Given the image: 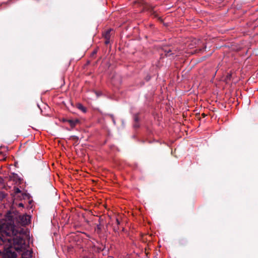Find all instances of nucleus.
Masks as SVG:
<instances>
[{
    "instance_id": "0eeeda50",
    "label": "nucleus",
    "mask_w": 258,
    "mask_h": 258,
    "mask_svg": "<svg viewBox=\"0 0 258 258\" xmlns=\"http://www.w3.org/2000/svg\"><path fill=\"white\" fill-rule=\"evenodd\" d=\"M110 30H108L106 31L105 34V37L106 39H109V33H110Z\"/></svg>"
},
{
    "instance_id": "7ed1b4c3",
    "label": "nucleus",
    "mask_w": 258,
    "mask_h": 258,
    "mask_svg": "<svg viewBox=\"0 0 258 258\" xmlns=\"http://www.w3.org/2000/svg\"><path fill=\"white\" fill-rule=\"evenodd\" d=\"M21 220L23 225H27L30 222V217L28 215H23L21 217Z\"/></svg>"
},
{
    "instance_id": "6e6552de",
    "label": "nucleus",
    "mask_w": 258,
    "mask_h": 258,
    "mask_svg": "<svg viewBox=\"0 0 258 258\" xmlns=\"http://www.w3.org/2000/svg\"><path fill=\"white\" fill-rule=\"evenodd\" d=\"M116 222L117 225H119L120 224V222L117 219H116Z\"/></svg>"
},
{
    "instance_id": "39448f33",
    "label": "nucleus",
    "mask_w": 258,
    "mask_h": 258,
    "mask_svg": "<svg viewBox=\"0 0 258 258\" xmlns=\"http://www.w3.org/2000/svg\"><path fill=\"white\" fill-rule=\"evenodd\" d=\"M22 258H32L31 251L28 250L25 251L22 254Z\"/></svg>"
},
{
    "instance_id": "9d476101",
    "label": "nucleus",
    "mask_w": 258,
    "mask_h": 258,
    "mask_svg": "<svg viewBox=\"0 0 258 258\" xmlns=\"http://www.w3.org/2000/svg\"><path fill=\"white\" fill-rule=\"evenodd\" d=\"M109 43V39H107V40L105 41L106 44H108Z\"/></svg>"
},
{
    "instance_id": "423d86ee",
    "label": "nucleus",
    "mask_w": 258,
    "mask_h": 258,
    "mask_svg": "<svg viewBox=\"0 0 258 258\" xmlns=\"http://www.w3.org/2000/svg\"><path fill=\"white\" fill-rule=\"evenodd\" d=\"M77 107L80 110H81L83 112H86V108L81 104H77Z\"/></svg>"
},
{
    "instance_id": "9b49d317",
    "label": "nucleus",
    "mask_w": 258,
    "mask_h": 258,
    "mask_svg": "<svg viewBox=\"0 0 258 258\" xmlns=\"http://www.w3.org/2000/svg\"><path fill=\"white\" fill-rule=\"evenodd\" d=\"M113 121L114 123L115 124V121H114V120L113 119Z\"/></svg>"
},
{
    "instance_id": "f03ea898",
    "label": "nucleus",
    "mask_w": 258,
    "mask_h": 258,
    "mask_svg": "<svg viewBox=\"0 0 258 258\" xmlns=\"http://www.w3.org/2000/svg\"><path fill=\"white\" fill-rule=\"evenodd\" d=\"M0 244L3 245L4 251H0L3 258H16L15 253L9 250L12 247V242L10 238L4 239L0 235Z\"/></svg>"
},
{
    "instance_id": "f8f14e48",
    "label": "nucleus",
    "mask_w": 258,
    "mask_h": 258,
    "mask_svg": "<svg viewBox=\"0 0 258 258\" xmlns=\"http://www.w3.org/2000/svg\"><path fill=\"white\" fill-rule=\"evenodd\" d=\"M97 227H98V229H100V228H99L98 225L97 226Z\"/></svg>"
},
{
    "instance_id": "20e7f679",
    "label": "nucleus",
    "mask_w": 258,
    "mask_h": 258,
    "mask_svg": "<svg viewBox=\"0 0 258 258\" xmlns=\"http://www.w3.org/2000/svg\"><path fill=\"white\" fill-rule=\"evenodd\" d=\"M67 122H69L72 127H74L80 122V120L78 119H69Z\"/></svg>"
},
{
    "instance_id": "f257e3e1",
    "label": "nucleus",
    "mask_w": 258,
    "mask_h": 258,
    "mask_svg": "<svg viewBox=\"0 0 258 258\" xmlns=\"http://www.w3.org/2000/svg\"><path fill=\"white\" fill-rule=\"evenodd\" d=\"M0 235L4 239L10 238L12 242V247L17 251L25 249V240L21 232L15 229L13 221L9 220L0 223Z\"/></svg>"
},
{
    "instance_id": "1a4fd4ad",
    "label": "nucleus",
    "mask_w": 258,
    "mask_h": 258,
    "mask_svg": "<svg viewBox=\"0 0 258 258\" xmlns=\"http://www.w3.org/2000/svg\"><path fill=\"white\" fill-rule=\"evenodd\" d=\"M19 206L20 207H23V204L22 203H20L19 204Z\"/></svg>"
}]
</instances>
